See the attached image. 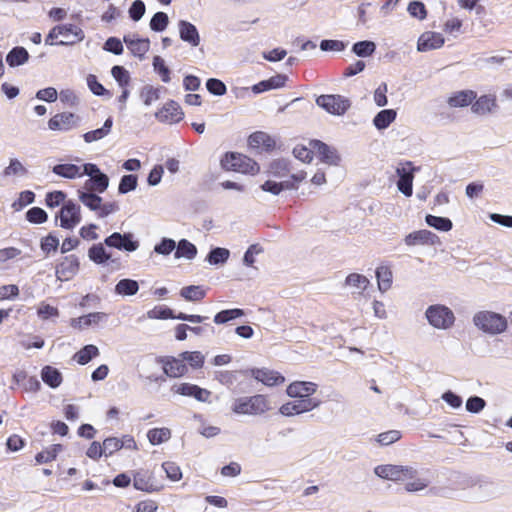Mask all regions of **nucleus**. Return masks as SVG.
<instances>
[{
    "label": "nucleus",
    "mask_w": 512,
    "mask_h": 512,
    "mask_svg": "<svg viewBox=\"0 0 512 512\" xmlns=\"http://www.w3.org/2000/svg\"><path fill=\"white\" fill-rule=\"evenodd\" d=\"M221 166L225 170L237 171L244 174H256L259 172V165L253 159L240 153H226L221 159Z\"/></svg>",
    "instance_id": "obj_3"
},
{
    "label": "nucleus",
    "mask_w": 512,
    "mask_h": 512,
    "mask_svg": "<svg viewBox=\"0 0 512 512\" xmlns=\"http://www.w3.org/2000/svg\"><path fill=\"white\" fill-rule=\"evenodd\" d=\"M41 378L45 384L53 389L59 387L63 380L61 372L49 365L42 368Z\"/></svg>",
    "instance_id": "obj_28"
},
{
    "label": "nucleus",
    "mask_w": 512,
    "mask_h": 512,
    "mask_svg": "<svg viewBox=\"0 0 512 512\" xmlns=\"http://www.w3.org/2000/svg\"><path fill=\"white\" fill-rule=\"evenodd\" d=\"M175 249V240L166 237L162 238L161 241L154 246V252L163 256L170 255Z\"/></svg>",
    "instance_id": "obj_57"
},
{
    "label": "nucleus",
    "mask_w": 512,
    "mask_h": 512,
    "mask_svg": "<svg viewBox=\"0 0 512 512\" xmlns=\"http://www.w3.org/2000/svg\"><path fill=\"white\" fill-rule=\"evenodd\" d=\"M427 321L436 329H448L455 321L453 311L447 306L435 304L427 308L425 312Z\"/></svg>",
    "instance_id": "obj_4"
},
{
    "label": "nucleus",
    "mask_w": 512,
    "mask_h": 512,
    "mask_svg": "<svg viewBox=\"0 0 512 512\" xmlns=\"http://www.w3.org/2000/svg\"><path fill=\"white\" fill-rule=\"evenodd\" d=\"M111 74L121 88L129 86L131 77L129 72L123 66H113L111 69Z\"/></svg>",
    "instance_id": "obj_52"
},
{
    "label": "nucleus",
    "mask_w": 512,
    "mask_h": 512,
    "mask_svg": "<svg viewBox=\"0 0 512 512\" xmlns=\"http://www.w3.org/2000/svg\"><path fill=\"white\" fill-rule=\"evenodd\" d=\"M109 186V177L103 173L100 172L99 174L95 175L94 177L88 179L85 183V187L89 189L90 191L96 192V193H103L107 190Z\"/></svg>",
    "instance_id": "obj_33"
},
{
    "label": "nucleus",
    "mask_w": 512,
    "mask_h": 512,
    "mask_svg": "<svg viewBox=\"0 0 512 512\" xmlns=\"http://www.w3.org/2000/svg\"><path fill=\"white\" fill-rule=\"evenodd\" d=\"M196 255V246L187 239H181L178 244H176V251L174 254L175 258H186L188 260H192Z\"/></svg>",
    "instance_id": "obj_34"
},
{
    "label": "nucleus",
    "mask_w": 512,
    "mask_h": 512,
    "mask_svg": "<svg viewBox=\"0 0 512 512\" xmlns=\"http://www.w3.org/2000/svg\"><path fill=\"white\" fill-rule=\"evenodd\" d=\"M231 410L240 415H261L270 410V405L265 395L256 394L236 398Z\"/></svg>",
    "instance_id": "obj_1"
},
{
    "label": "nucleus",
    "mask_w": 512,
    "mask_h": 512,
    "mask_svg": "<svg viewBox=\"0 0 512 512\" xmlns=\"http://www.w3.org/2000/svg\"><path fill=\"white\" fill-rule=\"evenodd\" d=\"M404 242L407 246L416 245H439L441 243L440 238L430 230L422 229L414 231L406 235Z\"/></svg>",
    "instance_id": "obj_14"
},
{
    "label": "nucleus",
    "mask_w": 512,
    "mask_h": 512,
    "mask_svg": "<svg viewBox=\"0 0 512 512\" xmlns=\"http://www.w3.org/2000/svg\"><path fill=\"white\" fill-rule=\"evenodd\" d=\"M242 375L251 376L266 386H278L285 381L280 373L267 368H252L241 371Z\"/></svg>",
    "instance_id": "obj_10"
},
{
    "label": "nucleus",
    "mask_w": 512,
    "mask_h": 512,
    "mask_svg": "<svg viewBox=\"0 0 512 512\" xmlns=\"http://www.w3.org/2000/svg\"><path fill=\"white\" fill-rule=\"evenodd\" d=\"M180 295L187 301H200L205 295L206 291L199 285H190L183 287L180 290Z\"/></svg>",
    "instance_id": "obj_44"
},
{
    "label": "nucleus",
    "mask_w": 512,
    "mask_h": 512,
    "mask_svg": "<svg viewBox=\"0 0 512 512\" xmlns=\"http://www.w3.org/2000/svg\"><path fill=\"white\" fill-rule=\"evenodd\" d=\"M473 324L484 333L497 335L507 329V319L492 311H479L473 316Z\"/></svg>",
    "instance_id": "obj_2"
},
{
    "label": "nucleus",
    "mask_w": 512,
    "mask_h": 512,
    "mask_svg": "<svg viewBox=\"0 0 512 512\" xmlns=\"http://www.w3.org/2000/svg\"><path fill=\"white\" fill-rule=\"evenodd\" d=\"M112 126H113V118L108 117L105 120V122L101 128L84 133L83 139L86 143H92L94 141L101 140L110 134Z\"/></svg>",
    "instance_id": "obj_27"
},
{
    "label": "nucleus",
    "mask_w": 512,
    "mask_h": 512,
    "mask_svg": "<svg viewBox=\"0 0 512 512\" xmlns=\"http://www.w3.org/2000/svg\"><path fill=\"white\" fill-rule=\"evenodd\" d=\"M230 251L226 248H212L206 257V261L211 265H222L227 262Z\"/></svg>",
    "instance_id": "obj_43"
},
{
    "label": "nucleus",
    "mask_w": 512,
    "mask_h": 512,
    "mask_svg": "<svg viewBox=\"0 0 512 512\" xmlns=\"http://www.w3.org/2000/svg\"><path fill=\"white\" fill-rule=\"evenodd\" d=\"M376 50V44L373 41L363 40L353 44L352 52L358 57L371 56Z\"/></svg>",
    "instance_id": "obj_48"
},
{
    "label": "nucleus",
    "mask_w": 512,
    "mask_h": 512,
    "mask_svg": "<svg viewBox=\"0 0 512 512\" xmlns=\"http://www.w3.org/2000/svg\"><path fill=\"white\" fill-rule=\"evenodd\" d=\"M153 67L154 70L161 76V80L164 83H168L170 81V70L165 65L164 60L160 56H155L153 58Z\"/></svg>",
    "instance_id": "obj_60"
},
{
    "label": "nucleus",
    "mask_w": 512,
    "mask_h": 512,
    "mask_svg": "<svg viewBox=\"0 0 512 512\" xmlns=\"http://www.w3.org/2000/svg\"><path fill=\"white\" fill-rule=\"evenodd\" d=\"M179 37L182 41L188 43L192 47H197L200 44V35L198 29L194 24L186 20L178 22Z\"/></svg>",
    "instance_id": "obj_19"
},
{
    "label": "nucleus",
    "mask_w": 512,
    "mask_h": 512,
    "mask_svg": "<svg viewBox=\"0 0 512 512\" xmlns=\"http://www.w3.org/2000/svg\"><path fill=\"white\" fill-rule=\"evenodd\" d=\"M316 104L333 115H343L350 107V101L341 95H320Z\"/></svg>",
    "instance_id": "obj_8"
},
{
    "label": "nucleus",
    "mask_w": 512,
    "mask_h": 512,
    "mask_svg": "<svg viewBox=\"0 0 512 512\" xmlns=\"http://www.w3.org/2000/svg\"><path fill=\"white\" fill-rule=\"evenodd\" d=\"M155 117L160 122L177 123L183 119L184 112L176 101L170 100L155 113Z\"/></svg>",
    "instance_id": "obj_13"
},
{
    "label": "nucleus",
    "mask_w": 512,
    "mask_h": 512,
    "mask_svg": "<svg viewBox=\"0 0 512 512\" xmlns=\"http://www.w3.org/2000/svg\"><path fill=\"white\" fill-rule=\"evenodd\" d=\"M176 392L183 396L194 397L196 400L200 402H207L211 395V392L208 391L207 389L201 388L197 385L190 383L180 384L177 387Z\"/></svg>",
    "instance_id": "obj_20"
},
{
    "label": "nucleus",
    "mask_w": 512,
    "mask_h": 512,
    "mask_svg": "<svg viewBox=\"0 0 512 512\" xmlns=\"http://www.w3.org/2000/svg\"><path fill=\"white\" fill-rule=\"evenodd\" d=\"M139 284L136 280L125 278L115 285V293L121 296H133L137 294Z\"/></svg>",
    "instance_id": "obj_36"
},
{
    "label": "nucleus",
    "mask_w": 512,
    "mask_h": 512,
    "mask_svg": "<svg viewBox=\"0 0 512 512\" xmlns=\"http://www.w3.org/2000/svg\"><path fill=\"white\" fill-rule=\"evenodd\" d=\"M295 400L284 403L279 408V413L283 416L291 417L305 412H309L321 404L316 398H294Z\"/></svg>",
    "instance_id": "obj_7"
},
{
    "label": "nucleus",
    "mask_w": 512,
    "mask_h": 512,
    "mask_svg": "<svg viewBox=\"0 0 512 512\" xmlns=\"http://www.w3.org/2000/svg\"><path fill=\"white\" fill-rule=\"evenodd\" d=\"M140 97L146 106H150L154 101L160 98V91L151 85H145L140 92Z\"/></svg>",
    "instance_id": "obj_56"
},
{
    "label": "nucleus",
    "mask_w": 512,
    "mask_h": 512,
    "mask_svg": "<svg viewBox=\"0 0 512 512\" xmlns=\"http://www.w3.org/2000/svg\"><path fill=\"white\" fill-rule=\"evenodd\" d=\"M60 220V227L71 230L81 222L80 206L72 200L64 202L55 216V222Z\"/></svg>",
    "instance_id": "obj_6"
},
{
    "label": "nucleus",
    "mask_w": 512,
    "mask_h": 512,
    "mask_svg": "<svg viewBox=\"0 0 512 512\" xmlns=\"http://www.w3.org/2000/svg\"><path fill=\"white\" fill-rule=\"evenodd\" d=\"M417 475V470L411 466L392 465L390 472L391 481H405L413 479Z\"/></svg>",
    "instance_id": "obj_30"
},
{
    "label": "nucleus",
    "mask_w": 512,
    "mask_h": 512,
    "mask_svg": "<svg viewBox=\"0 0 512 512\" xmlns=\"http://www.w3.org/2000/svg\"><path fill=\"white\" fill-rule=\"evenodd\" d=\"M79 200L88 207L91 211H97L100 208V204L102 202V197L96 194L93 191H82L78 190Z\"/></svg>",
    "instance_id": "obj_38"
},
{
    "label": "nucleus",
    "mask_w": 512,
    "mask_h": 512,
    "mask_svg": "<svg viewBox=\"0 0 512 512\" xmlns=\"http://www.w3.org/2000/svg\"><path fill=\"white\" fill-rule=\"evenodd\" d=\"M244 315V311L239 308L227 309L218 312L214 317L216 324H224L230 320L236 319Z\"/></svg>",
    "instance_id": "obj_51"
},
{
    "label": "nucleus",
    "mask_w": 512,
    "mask_h": 512,
    "mask_svg": "<svg viewBox=\"0 0 512 512\" xmlns=\"http://www.w3.org/2000/svg\"><path fill=\"white\" fill-rule=\"evenodd\" d=\"M407 11L412 17L419 20H423L427 16L425 5L420 1H411L408 5Z\"/></svg>",
    "instance_id": "obj_63"
},
{
    "label": "nucleus",
    "mask_w": 512,
    "mask_h": 512,
    "mask_svg": "<svg viewBox=\"0 0 512 512\" xmlns=\"http://www.w3.org/2000/svg\"><path fill=\"white\" fill-rule=\"evenodd\" d=\"M369 283L368 278L359 273H351L345 279V285L357 288L358 294H362V292L368 287Z\"/></svg>",
    "instance_id": "obj_47"
},
{
    "label": "nucleus",
    "mask_w": 512,
    "mask_h": 512,
    "mask_svg": "<svg viewBox=\"0 0 512 512\" xmlns=\"http://www.w3.org/2000/svg\"><path fill=\"white\" fill-rule=\"evenodd\" d=\"M80 268V262L76 255H68L56 265V277L61 281L70 280L74 277Z\"/></svg>",
    "instance_id": "obj_11"
},
{
    "label": "nucleus",
    "mask_w": 512,
    "mask_h": 512,
    "mask_svg": "<svg viewBox=\"0 0 512 512\" xmlns=\"http://www.w3.org/2000/svg\"><path fill=\"white\" fill-rule=\"evenodd\" d=\"M63 450L61 444H53L44 451L36 454L35 460L38 464L48 463L56 459L59 452Z\"/></svg>",
    "instance_id": "obj_46"
},
{
    "label": "nucleus",
    "mask_w": 512,
    "mask_h": 512,
    "mask_svg": "<svg viewBox=\"0 0 512 512\" xmlns=\"http://www.w3.org/2000/svg\"><path fill=\"white\" fill-rule=\"evenodd\" d=\"M28 60L29 53L22 46L13 47L6 55V62L12 68L24 65Z\"/></svg>",
    "instance_id": "obj_26"
},
{
    "label": "nucleus",
    "mask_w": 512,
    "mask_h": 512,
    "mask_svg": "<svg viewBox=\"0 0 512 512\" xmlns=\"http://www.w3.org/2000/svg\"><path fill=\"white\" fill-rule=\"evenodd\" d=\"M106 318V313L93 312L78 318L71 319L70 325L74 328L85 329L91 325H97L98 323L106 320Z\"/></svg>",
    "instance_id": "obj_24"
},
{
    "label": "nucleus",
    "mask_w": 512,
    "mask_h": 512,
    "mask_svg": "<svg viewBox=\"0 0 512 512\" xmlns=\"http://www.w3.org/2000/svg\"><path fill=\"white\" fill-rule=\"evenodd\" d=\"M26 219L30 223L42 224L47 221L48 215L42 208L32 207L26 212Z\"/></svg>",
    "instance_id": "obj_59"
},
{
    "label": "nucleus",
    "mask_w": 512,
    "mask_h": 512,
    "mask_svg": "<svg viewBox=\"0 0 512 512\" xmlns=\"http://www.w3.org/2000/svg\"><path fill=\"white\" fill-rule=\"evenodd\" d=\"M169 23L168 15L165 12H156L150 20V28L155 32L164 31Z\"/></svg>",
    "instance_id": "obj_53"
},
{
    "label": "nucleus",
    "mask_w": 512,
    "mask_h": 512,
    "mask_svg": "<svg viewBox=\"0 0 512 512\" xmlns=\"http://www.w3.org/2000/svg\"><path fill=\"white\" fill-rule=\"evenodd\" d=\"M397 112L394 109H384L376 114L373 124L378 130H384L395 121Z\"/></svg>",
    "instance_id": "obj_31"
},
{
    "label": "nucleus",
    "mask_w": 512,
    "mask_h": 512,
    "mask_svg": "<svg viewBox=\"0 0 512 512\" xmlns=\"http://www.w3.org/2000/svg\"><path fill=\"white\" fill-rule=\"evenodd\" d=\"M486 406V401L479 396H471L466 401V410L470 413H480Z\"/></svg>",
    "instance_id": "obj_62"
},
{
    "label": "nucleus",
    "mask_w": 512,
    "mask_h": 512,
    "mask_svg": "<svg viewBox=\"0 0 512 512\" xmlns=\"http://www.w3.org/2000/svg\"><path fill=\"white\" fill-rule=\"evenodd\" d=\"M495 105V100L489 96H481L471 106V109L476 114H485L491 111V108Z\"/></svg>",
    "instance_id": "obj_50"
},
{
    "label": "nucleus",
    "mask_w": 512,
    "mask_h": 512,
    "mask_svg": "<svg viewBox=\"0 0 512 512\" xmlns=\"http://www.w3.org/2000/svg\"><path fill=\"white\" fill-rule=\"evenodd\" d=\"M133 486L137 490L149 493L158 490V488L153 484L151 477L142 472H137L134 475Z\"/></svg>",
    "instance_id": "obj_37"
},
{
    "label": "nucleus",
    "mask_w": 512,
    "mask_h": 512,
    "mask_svg": "<svg viewBox=\"0 0 512 512\" xmlns=\"http://www.w3.org/2000/svg\"><path fill=\"white\" fill-rule=\"evenodd\" d=\"M476 487L480 498L484 501L499 496L498 484L486 476L469 477L465 480V488Z\"/></svg>",
    "instance_id": "obj_5"
},
{
    "label": "nucleus",
    "mask_w": 512,
    "mask_h": 512,
    "mask_svg": "<svg viewBox=\"0 0 512 512\" xmlns=\"http://www.w3.org/2000/svg\"><path fill=\"white\" fill-rule=\"evenodd\" d=\"M162 362L163 370L169 377H180L187 372V367L182 358L167 357L166 360H162Z\"/></svg>",
    "instance_id": "obj_25"
},
{
    "label": "nucleus",
    "mask_w": 512,
    "mask_h": 512,
    "mask_svg": "<svg viewBox=\"0 0 512 512\" xmlns=\"http://www.w3.org/2000/svg\"><path fill=\"white\" fill-rule=\"evenodd\" d=\"M425 222L428 226L443 232L450 231L453 227L452 221L449 218L434 216L431 214L426 215Z\"/></svg>",
    "instance_id": "obj_41"
},
{
    "label": "nucleus",
    "mask_w": 512,
    "mask_h": 512,
    "mask_svg": "<svg viewBox=\"0 0 512 512\" xmlns=\"http://www.w3.org/2000/svg\"><path fill=\"white\" fill-rule=\"evenodd\" d=\"M78 117L71 112H62L54 115L48 121V127L53 131H68L77 126Z\"/></svg>",
    "instance_id": "obj_16"
},
{
    "label": "nucleus",
    "mask_w": 512,
    "mask_h": 512,
    "mask_svg": "<svg viewBox=\"0 0 512 512\" xmlns=\"http://www.w3.org/2000/svg\"><path fill=\"white\" fill-rule=\"evenodd\" d=\"M206 88L209 93L216 96H222L227 92V88L224 82L216 78L208 79L206 82Z\"/></svg>",
    "instance_id": "obj_61"
},
{
    "label": "nucleus",
    "mask_w": 512,
    "mask_h": 512,
    "mask_svg": "<svg viewBox=\"0 0 512 512\" xmlns=\"http://www.w3.org/2000/svg\"><path fill=\"white\" fill-rule=\"evenodd\" d=\"M147 438L152 445H160L171 438V430L169 428H153L147 433Z\"/></svg>",
    "instance_id": "obj_42"
},
{
    "label": "nucleus",
    "mask_w": 512,
    "mask_h": 512,
    "mask_svg": "<svg viewBox=\"0 0 512 512\" xmlns=\"http://www.w3.org/2000/svg\"><path fill=\"white\" fill-rule=\"evenodd\" d=\"M310 146L317 152L322 162L335 166L340 163L341 158L334 147H331L320 140H311Z\"/></svg>",
    "instance_id": "obj_15"
},
{
    "label": "nucleus",
    "mask_w": 512,
    "mask_h": 512,
    "mask_svg": "<svg viewBox=\"0 0 512 512\" xmlns=\"http://www.w3.org/2000/svg\"><path fill=\"white\" fill-rule=\"evenodd\" d=\"M248 144L251 148H262L264 151H271L275 147L274 139L265 132L257 131L248 138Z\"/></svg>",
    "instance_id": "obj_22"
},
{
    "label": "nucleus",
    "mask_w": 512,
    "mask_h": 512,
    "mask_svg": "<svg viewBox=\"0 0 512 512\" xmlns=\"http://www.w3.org/2000/svg\"><path fill=\"white\" fill-rule=\"evenodd\" d=\"M104 243L93 244L88 250L89 259L97 265L105 264L111 260V253L107 252Z\"/></svg>",
    "instance_id": "obj_29"
},
{
    "label": "nucleus",
    "mask_w": 512,
    "mask_h": 512,
    "mask_svg": "<svg viewBox=\"0 0 512 512\" xmlns=\"http://www.w3.org/2000/svg\"><path fill=\"white\" fill-rule=\"evenodd\" d=\"M287 80L288 77L286 75L277 74L267 80L258 82L257 84L253 85L251 89L255 94H259L272 89L282 88L285 86Z\"/></svg>",
    "instance_id": "obj_21"
},
{
    "label": "nucleus",
    "mask_w": 512,
    "mask_h": 512,
    "mask_svg": "<svg viewBox=\"0 0 512 512\" xmlns=\"http://www.w3.org/2000/svg\"><path fill=\"white\" fill-rule=\"evenodd\" d=\"M138 184V177L134 174H127L121 177L118 186V192L120 194H127L136 189Z\"/></svg>",
    "instance_id": "obj_54"
},
{
    "label": "nucleus",
    "mask_w": 512,
    "mask_h": 512,
    "mask_svg": "<svg viewBox=\"0 0 512 512\" xmlns=\"http://www.w3.org/2000/svg\"><path fill=\"white\" fill-rule=\"evenodd\" d=\"M124 447V443L120 442V438L108 437L103 441L104 456L109 457Z\"/></svg>",
    "instance_id": "obj_58"
},
{
    "label": "nucleus",
    "mask_w": 512,
    "mask_h": 512,
    "mask_svg": "<svg viewBox=\"0 0 512 512\" xmlns=\"http://www.w3.org/2000/svg\"><path fill=\"white\" fill-rule=\"evenodd\" d=\"M291 172V162L288 159H276L269 165V173L276 178H284Z\"/></svg>",
    "instance_id": "obj_32"
},
{
    "label": "nucleus",
    "mask_w": 512,
    "mask_h": 512,
    "mask_svg": "<svg viewBox=\"0 0 512 512\" xmlns=\"http://www.w3.org/2000/svg\"><path fill=\"white\" fill-rule=\"evenodd\" d=\"M444 42L445 40L441 33L426 31L418 39L417 50L419 52H427L438 49L444 45Z\"/></svg>",
    "instance_id": "obj_18"
},
{
    "label": "nucleus",
    "mask_w": 512,
    "mask_h": 512,
    "mask_svg": "<svg viewBox=\"0 0 512 512\" xmlns=\"http://www.w3.org/2000/svg\"><path fill=\"white\" fill-rule=\"evenodd\" d=\"M376 278L378 281L379 290L382 292L387 291L392 285V272L386 266H380L376 269Z\"/></svg>",
    "instance_id": "obj_45"
},
{
    "label": "nucleus",
    "mask_w": 512,
    "mask_h": 512,
    "mask_svg": "<svg viewBox=\"0 0 512 512\" xmlns=\"http://www.w3.org/2000/svg\"><path fill=\"white\" fill-rule=\"evenodd\" d=\"M318 385L310 381H294L286 389L291 398H311L317 391Z\"/></svg>",
    "instance_id": "obj_17"
},
{
    "label": "nucleus",
    "mask_w": 512,
    "mask_h": 512,
    "mask_svg": "<svg viewBox=\"0 0 512 512\" xmlns=\"http://www.w3.org/2000/svg\"><path fill=\"white\" fill-rule=\"evenodd\" d=\"M184 361H187L192 368H201L204 364V355L199 351H185L179 355Z\"/></svg>",
    "instance_id": "obj_55"
},
{
    "label": "nucleus",
    "mask_w": 512,
    "mask_h": 512,
    "mask_svg": "<svg viewBox=\"0 0 512 512\" xmlns=\"http://www.w3.org/2000/svg\"><path fill=\"white\" fill-rule=\"evenodd\" d=\"M167 477L172 481H178L182 478V472L180 467L171 461H166L162 464Z\"/></svg>",
    "instance_id": "obj_64"
},
{
    "label": "nucleus",
    "mask_w": 512,
    "mask_h": 512,
    "mask_svg": "<svg viewBox=\"0 0 512 512\" xmlns=\"http://www.w3.org/2000/svg\"><path fill=\"white\" fill-rule=\"evenodd\" d=\"M124 42L132 54L140 59L144 58V55L150 48V41L148 38H132L131 36H125Z\"/></svg>",
    "instance_id": "obj_23"
},
{
    "label": "nucleus",
    "mask_w": 512,
    "mask_h": 512,
    "mask_svg": "<svg viewBox=\"0 0 512 512\" xmlns=\"http://www.w3.org/2000/svg\"><path fill=\"white\" fill-rule=\"evenodd\" d=\"M476 98L473 91H460L448 99V104L451 107H465L472 103Z\"/></svg>",
    "instance_id": "obj_40"
},
{
    "label": "nucleus",
    "mask_w": 512,
    "mask_h": 512,
    "mask_svg": "<svg viewBox=\"0 0 512 512\" xmlns=\"http://www.w3.org/2000/svg\"><path fill=\"white\" fill-rule=\"evenodd\" d=\"M99 355V349L93 344L85 345L75 355L74 359L80 364L85 365L89 363L93 358Z\"/></svg>",
    "instance_id": "obj_39"
},
{
    "label": "nucleus",
    "mask_w": 512,
    "mask_h": 512,
    "mask_svg": "<svg viewBox=\"0 0 512 512\" xmlns=\"http://www.w3.org/2000/svg\"><path fill=\"white\" fill-rule=\"evenodd\" d=\"M242 370L239 371H228V370H217L214 372V379L217 380L222 385H225L227 387H230L234 385V383L237 381L238 374L241 373Z\"/></svg>",
    "instance_id": "obj_49"
},
{
    "label": "nucleus",
    "mask_w": 512,
    "mask_h": 512,
    "mask_svg": "<svg viewBox=\"0 0 512 512\" xmlns=\"http://www.w3.org/2000/svg\"><path fill=\"white\" fill-rule=\"evenodd\" d=\"M57 32L64 38L55 43L58 46H70L84 39L83 30L73 24L57 25Z\"/></svg>",
    "instance_id": "obj_12"
},
{
    "label": "nucleus",
    "mask_w": 512,
    "mask_h": 512,
    "mask_svg": "<svg viewBox=\"0 0 512 512\" xmlns=\"http://www.w3.org/2000/svg\"><path fill=\"white\" fill-rule=\"evenodd\" d=\"M52 172L67 179H75L82 176L81 167L75 164H57L52 168Z\"/></svg>",
    "instance_id": "obj_35"
},
{
    "label": "nucleus",
    "mask_w": 512,
    "mask_h": 512,
    "mask_svg": "<svg viewBox=\"0 0 512 512\" xmlns=\"http://www.w3.org/2000/svg\"><path fill=\"white\" fill-rule=\"evenodd\" d=\"M107 247L115 248L120 251L134 252L139 248V241L134 238L133 233L114 232L104 239Z\"/></svg>",
    "instance_id": "obj_9"
}]
</instances>
